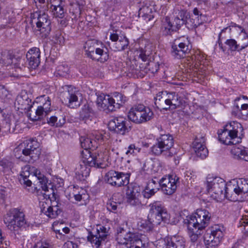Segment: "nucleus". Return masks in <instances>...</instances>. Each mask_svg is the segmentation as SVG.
<instances>
[{"label": "nucleus", "mask_w": 248, "mask_h": 248, "mask_svg": "<svg viewBox=\"0 0 248 248\" xmlns=\"http://www.w3.org/2000/svg\"><path fill=\"white\" fill-rule=\"evenodd\" d=\"M53 39L54 43L59 45H62L64 42L63 37L60 33L56 34Z\"/></svg>", "instance_id": "57"}, {"label": "nucleus", "mask_w": 248, "mask_h": 248, "mask_svg": "<svg viewBox=\"0 0 248 248\" xmlns=\"http://www.w3.org/2000/svg\"><path fill=\"white\" fill-rule=\"evenodd\" d=\"M33 21L36 24V33L42 37H46L51 30L50 20L44 12H36L33 15Z\"/></svg>", "instance_id": "13"}, {"label": "nucleus", "mask_w": 248, "mask_h": 248, "mask_svg": "<svg viewBox=\"0 0 248 248\" xmlns=\"http://www.w3.org/2000/svg\"><path fill=\"white\" fill-rule=\"evenodd\" d=\"M228 190L230 193L234 192L238 196L248 193V179L241 178L233 180L228 184Z\"/></svg>", "instance_id": "20"}, {"label": "nucleus", "mask_w": 248, "mask_h": 248, "mask_svg": "<svg viewBox=\"0 0 248 248\" xmlns=\"http://www.w3.org/2000/svg\"><path fill=\"white\" fill-rule=\"evenodd\" d=\"M129 44L128 39L126 36H120L117 41L113 43L110 48L114 51H121L127 49Z\"/></svg>", "instance_id": "33"}, {"label": "nucleus", "mask_w": 248, "mask_h": 248, "mask_svg": "<svg viewBox=\"0 0 248 248\" xmlns=\"http://www.w3.org/2000/svg\"><path fill=\"white\" fill-rule=\"evenodd\" d=\"M0 132L2 134L11 132V124L6 121L3 122L2 125L0 126Z\"/></svg>", "instance_id": "54"}, {"label": "nucleus", "mask_w": 248, "mask_h": 248, "mask_svg": "<svg viewBox=\"0 0 248 248\" xmlns=\"http://www.w3.org/2000/svg\"><path fill=\"white\" fill-rule=\"evenodd\" d=\"M50 8L52 14L56 18H63L65 16V13L61 4L59 6L50 7Z\"/></svg>", "instance_id": "45"}, {"label": "nucleus", "mask_w": 248, "mask_h": 248, "mask_svg": "<svg viewBox=\"0 0 248 248\" xmlns=\"http://www.w3.org/2000/svg\"><path fill=\"white\" fill-rule=\"evenodd\" d=\"M109 99L108 110L110 111H114L116 109L119 108L124 102L123 95L119 93H115L113 97L109 96Z\"/></svg>", "instance_id": "31"}, {"label": "nucleus", "mask_w": 248, "mask_h": 248, "mask_svg": "<svg viewBox=\"0 0 248 248\" xmlns=\"http://www.w3.org/2000/svg\"><path fill=\"white\" fill-rule=\"evenodd\" d=\"M130 174L114 170L108 171L105 176V181L109 185L120 187L129 183Z\"/></svg>", "instance_id": "16"}, {"label": "nucleus", "mask_w": 248, "mask_h": 248, "mask_svg": "<svg viewBox=\"0 0 248 248\" xmlns=\"http://www.w3.org/2000/svg\"><path fill=\"white\" fill-rule=\"evenodd\" d=\"M141 194L137 187L128 186L126 192V199L127 202L131 206L137 208H140L142 204L140 200Z\"/></svg>", "instance_id": "23"}, {"label": "nucleus", "mask_w": 248, "mask_h": 248, "mask_svg": "<svg viewBox=\"0 0 248 248\" xmlns=\"http://www.w3.org/2000/svg\"><path fill=\"white\" fill-rule=\"evenodd\" d=\"M118 34L116 33H111L109 36V39L113 42L115 43L119 39Z\"/></svg>", "instance_id": "63"}, {"label": "nucleus", "mask_w": 248, "mask_h": 248, "mask_svg": "<svg viewBox=\"0 0 248 248\" xmlns=\"http://www.w3.org/2000/svg\"><path fill=\"white\" fill-rule=\"evenodd\" d=\"M187 98L183 92L158 93L155 98V103L158 108L167 110L174 109L184 106Z\"/></svg>", "instance_id": "3"}, {"label": "nucleus", "mask_w": 248, "mask_h": 248, "mask_svg": "<svg viewBox=\"0 0 248 248\" xmlns=\"http://www.w3.org/2000/svg\"><path fill=\"white\" fill-rule=\"evenodd\" d=\"M211 216L208 211L199 209L192 215L187 217L185 223L187 224L188 234L193 242L196 241L200 234L199 231L204 229L209 224Z\"/></svg>", "instance_id": "2"}, {"label": "nucleus", "mask_w": 248, "mask_h": 248, "mask_svg": "<svg viewBox=\"0 0 248 248\" xmlns=\"http://www.w3.org/2000/svg\"><path fill=\"white\" fill-rule=\"evenodd\" d=\"M123 201V197L121 193H114L112 195V200L107 203V209L110 212L116 213Z\"/></svg>", "instance_id": "30"}, {"label": "nucleus", "mask_w": 248, "mask_h": 248, "mask_svg": "<svg viewBox=\"0 0 248 248\" xmlns=\"http://www.w3.org/2000/svg\"><path fill=\"white\" fill-rule=\"evenodd\" d=\"M29 60V64L31 68L35 69L40 63V58L27 59Z\"/></svg>", "instance_id": "55"}, {"label": "nucleus", "mask_w": 248, "mask_h": 248, "mask_svg": "<svg viewBox=\"0 0 248 248\" xmlns=\"http://www.w3.org/2000/svg\"><path fill=\"white\" fill-rule=\"evenodd\" d=\"M174 43H175V45H178V47L182 49L179 52L178 55L179 56H183L186 51H189V41L187 37L183 36L177 38L174 40Z\"/></svg>", "instance_id": "34"}, {"label": "nucleus", "mask_w": 248, "mask_h": 248, "mask_svg": "<svg viewBox=\"0 0 248 248\" xmlns=\"http://www.w3.org/2000/svg\"><path fill=\"white\" fill-rule=\"evenodd\" d=\"M179 178L176 175H170L162 178L160 181V185L163 192L166 195H170L176 190Z\"/></svg>", "instance_id": "19"}, {"label": "nucleus", "mask_w": 248, "mask_h": 248, "mask_svg": "<svg viewBox=\"0 0 248 248\" xmlns=\"http://www.w3.org/2000/svg\"><path fill=\"white\" fill-rule=\"evenodd\" d=\"M140 150L141 149L140 147L136 146L135 144H131L127 147L125 154L128 155H134L140 153Z\"/></svg>", "instance_id": "52"}, {"label": "nucleus", "mask_w": 248, "mask_h": 248, "mask_svg": "<svg viewBox=\"0 0 248 248\" xmlns=\"http://www.w3.org/2000/svg\"><path fill=\"white\" fill-rule=\"evenodd\" d=\"M243 132V127L239 123L231 122L227 124L223 130L218 131L219 140L226 145H234L241 142L238 133Z\"/></svg>", "instance_id": "5"}, {"label": "nucleus", "mask_w": 248, "mask_h": 248, "mask_svg": "<svg viewBox=\"0 0 248 248\" xmlns=\"http://www.w3.org/2000/svg\"><path fill=\"white\" fill-rule=\"evenodd\" d=\"M69 13L72 15V19H76L79 17L81 14V6L80 4L76 2L70 4L69 7Z\"/></svg>", "instance_id": "44"}, {"label": "nucleus", "mask_w": 248, "mask_h": 248, "mask_svg": "<svg viewBox=\"0 0 248 248\" xmlns=\"http://www.w3.org/2000/svg\"><path fill=\"white\" fill-rule=\"evenodd\" d=\"M109 95H100L97 97L96 103L99 107L105 109H108L109 105Z\"/></svg>", "instance_id": "43"}, {"label": "nucleus", "mask_w": 248, "mask_h": 248, "mask_svg": "<svg viewBox=\"0 0 248 248\" xmlns=\"http://www.w3.org/2000/svg\"><path fill=\"white\" fill-rule=\"evenodd\" d=\"M246 40H247L246 43L244 45H242L241 46H239V44H237V42L234 39H232L227 40L225 42V44L228 46L229 49L231 51H240L244 49L248 46V38L247 37Z\"/></svg>", "instance_id": "41"}, {"label": "nucleus", "mask_w": 248, "mask_h": 248, "mask_svg": "<svg viewBox=\"0 0 248 248\" xmlns=\"http://www.w3.org/2000/svg\"><path fill=\"white\" fill-rule=\"evenodd\" d=\"M56 70L57 74L64 77L68 73L69 69L67 65H61L57 67Z\"/></svg>", "instance_id": "53"}, {"label": "nucleus", "mask_w": 248, "mask_h": 248, "mask_svg": "<svg viewBox=\"0 0 248 248\" xmlns=\"http://www.w3.org/2000/svg\"><path fill=\"white\" fill-rule=\"evenodd\" d=\"M26 57L27 59L40 58V51L39 48L33 47L30 49L27 53Z\"/></svg>", "instance_id": "51"}, {"label": "nucleus", "mask_w": 248, "mask_h": 248, "mask_svg": "<svg viewBox=\"0 0 248 248\" xmlns=\"http://www.w3.org/2000/svg\"><path fill=\"white\" fill-rule=\"evenodd\" d=\"M2 57L0 58V63L6 65L10 63V62H7L6 60V58H8V57L9 56L8 55L7 56H3V55H1Z\"/></svg>", "instance_id": "64"}, {"label": "nucleus", "mask_w": 248, "mask_h": 248, "mask_svg": "<svg viewBox=\"0 0 248 248\" xmlns=\"http://www.w3.org/2000/svg\"><path fill=\"white\" fill-rule=\"evenodd\" d=\"M14 162L11 160L3 159L0 161V168L3 172L8 171L14 167Z\"/></svg>", "instance_id": "48"}, {"label": "nucleus", "mask_w": 248, "mask_h": 248, "mask_svg": "<svg viewBox=\"0 0 248 248\" xmlns=\"http://www.w3.org/2000/svg\"><path fill=\"white\" fill-rule=\"evenodd\" d=\"M173 145L174 139L171 135H161L151 147V151L156 155H162L166 157H171L175 154Z\"/></svg>", "instance_id": "6"}, {"label": "nucleus", "mask_w": 248, "mask_h": 248, "mask_svg": "<svg viewBox=\"0 0 248 248\" xmlns=\"http://www.w3.org/2000/svg\"><path fill=\"white\" fill-rule=\"evenodd\" d=\"M149 207L148 219L141 220L139 224L140 226L145 231H152L155 225H159L162 221L169 223L170 216L161 202H154L150 204Z\"/></svg>", "instance_id": "1"}, {"label": "nucleus", "mask_w": 248, "mask_h": 248, "mask_svg": "<svg viewBox=\"0 0 248 248\" xmlns=\"http://www.w3.org/2000/svg\"><path fill=\"white\" fill-rule=\"evenodd\" d=\"M33 248H49V245L46 242H39L34 245Z\"/></svg>", "instance_id": "59"}, {"label": "nucleus", "mask_w": 248, "mask_h": 248, "mask_svg": "<svg viewBox=\"0 0 248 248\" xmlns=\"http://www.w3.org/2000/svg\"><path fill=\"white\" fill-rule=\"evenodd\" d=\"M245 100H248L246 96L237 97L234 101L233 109L236 110L237 114L241 115L244 119L248 117V104L245 103Z\"/></svg>", "instance_id": "27"}, {"label": "nucleus", "mask_w": 248, "mask_h": 248, "mask_svg": "<svg viewBox=\"0 0 248 248\" xmlns=\"http://www.w3.org/2000/svg\"><path fill=\"white\" fill-rule=\"evenodd\" d=\"M33 103L25 91H22L16 97L15 102V107L18 109L30 111Z\"/></svg>", "instance_id": "25"}, {"label": "nucleus", "mask_w": 248, "mask_h": 248, "mask_svg": "<svg viewBox=\"0 0 248 248\" xmlns=\"http://www.w3.org/2000/svg\"><path fill=\"white\" fill-rule=\"evenodd\" d=\"M165 248H185V239L180 235L166 237L163 240Z\"/></svg>", "instance_id": "26"}, {"label": "nucleus", "mask_w": 248, "mask_h": 248, "mask_svg": "<svg viewBox=\"0 0 248 248\" xmlns=\"http://www.w3.org/2000/svg\"><path fill=\"white\" fill-rule=\"evenodd\" d=\"M4 221L8 229L15 233H18L19 230L25 228L27 224L24 213L16 208L7 212Z\"/></svg>", "instance_id": "10"}, {"label": "nucleus", "mask_w": 248, "mask_h": 248, "mask_svg": "<svg viewBox=\"0 0 248 248\" xmlns=\"http://www.w3.org/2000/svg\"><path fill=\"white\" fill-rule=\"evenodd\" d=\"M75 171L78 179H84L89 175L90 168L81 161L77 165Z\"/></svg>", "instance_id": "32"}, {"label": "nucleus", "mask_w": 248, "mask_h": 248, "mask_svg": "<svg viewBox=\"0 0 248 248\" xmlns=\"http://www.w3.org/2000/svg\"><path fill=\"white\" fill-rule=\"evenodd\" d=\"M30 175V168L29 166H26L22 168L20 176L23 179L29 178Z\"/></svg>", "instance_id": "56"}, {"label": "nucleus", "mask_w": 248, "mask_h": 248, "mask_svg": "<svg viewBox=\"0 0 248 248\" xmlns=\"http://www.w3.org/2000/svg\"><path fill=\"white\" fill-rule=\"evenodd\" d=\"M153 115L152 110L142 104L134 105L128 113L129 120L137 124L145 123L151 120Z\"/></svg>", "instance_id": "11"}, {"label": "nucleus", "mask_w": 248, "mask_h": 248, "mask_svg": "<svg viewBox=\"0 0 248 248\" xmlns=\"http://www.w3.org/2000/svg\"><path fill=\"white\" fill-rule=\"evenodd\" d=\"M69 20V18L68 17L63 18H58V22L62 26L66 27L68 24Z\"/></svg>", "instance_id": "61"}, {"label": "nucleus", "mask_w": 248, "mask_h": 248, "mask_svg": "<svg viewBox=\"0 0 248 248\" xmlns=\"http://www.w3.org/2000/svg\"><path fill=\"white\" fill-rule=\"evenodd\" d=\"M186 11L178 10L175 12L174 18L170 19L168 16H166L162 20V30L163 33L167 35L178 30L182 25L187 22Z\"/></svg>", "instance_id": "9"}, {"label": "nucleus", "mask_w": 248, "mask_h": 248, "mask_svg": "<svg viewBox=\"0 0 248 248\" xmlns=\"http://www.w3.org/2000/svg\"><path fill=\"white\" fill-rule=\"evenodd\" d=\"M82 160L81 161L85 164L87 166L93 167L95 166V161H94L95 156H93L91 155V152L86 150L83 151L81 153Z\"/></svg>", "instance_id": "38"}, {"label": "nucleus", "mask_w": 248, "mask_h": 248, "mask_svg": "<svg viewBox=\"0 0 248 248\" xmlns=\"http://www.w3.org/2000/svg\"><path fill=\"white\" fill-rule=\"evenodd\" d=\"M155 182L152 181L151 183H149L148 186H146L144 190L142 192L143 197L145 198L149 199L152 196H153L157 190V189L153 188H150V187H152V184H155Z\"/></svg>", "instance_id": "46"}, {"label": "nucleus", "mask_w": 248, "mask_h": 248, "mask_svg": "<svg viewBox=\"0 0 248 248\" xmlns=\"http://www.w3.org/2000/svg\"><path fill=\"white\" fill-rule=\"evenodd\" d=\"M193 14L195 16V19L192 18V20H193V22H192V24H193L194 26H198L200 24H201L202 22L199 21V17H201L202 16V14H201L200 12L199 11V10L195 8L193 10ZM186 15H187V22H186V23H188V20L191 21V19H190L189 16L188 15V13L186 12Z\"/></svg>", "instance_id": "49"}, {"label": "nucleus", "mask_w": 248, "mask_h": 248, "mask_svg": "<svg viewBox=\"0 0 248 248\" xmlns=\"http://www.w3.org/2000/svg\"><path fill=\"white\" fill-rule=\"evenodd\" d=\"M78 92L71 86L66 85L64 91L61 93L60 97L62 101L70 108L79 106L78 94Z\"/></svg>", "instance_id": "18"}, {"label": "nucleus", "mask_w": 248, "mask_h": 248, "mask_svg": "<svg viewBox=\"0 0 248 248\" xmlns=\"http://www.w3.org/2000/svg\"><path fill=\"white\" fill-rule=\"evenodd\" d=\"M228 29H229V30L230 31H231L232 30L236 31H238L240 33L242 34L245 39L247 37L248 38L247 36H246V37H245V35H246V33L244 29L242 27H241L240 26H238L236 24L234 23V24H232V25L229 26V27L225 28L221 30V31L220 32V33L218 35L219 39L220 38L222 33L224 31H226Z\"/></svg>", "instance_id": "47"}, {"label": "nucleus", "mask_w": 248, "mask_h": 248, "mask_svg": "<svg viewBox=\"0 0 248 248\" xmlns=\"http://www.w3.org/2000/svg\"><path fill=\"white\" fill-rule=\"evenodd\" d=\"M95 117V113L88 104L84 105L79 114V119L85 123H89Z\"/></svg>", "instance_id": "29"}, {"label": "nucleus", "mask_w": 248, "mask_h": 248, "mask_svg": "<svg viewBox=\"0 0 248 248\" xmlns=\"http://www.w3.org/2000/svg\"><path fill=\"white\" fill-rule=\"evenodd\" d=\"M72 194L73 195L75 199L78 202H80L82 200L85 201L88 199L89 197L86 190L78 186H74L73 187Z\"/></svg>", "instance_id": "37"}, {"label": "nucleus", "mask_w": 248, "mask_h": 248, "mask_svg": "<svg viewBox=\"0 0 248 248\" xmlns=\"http://www.w3.org/2000/svg\"><path fill=\"white\" fill-rule=\"evenodd\" d=\"M65 122V117L63 116H60L59 117L52 116L47 120V123L50 125L55 127L62 126Z\"/></svg>", "instance_id": "42"}, {"label": "nucleus", "mask_w": 248, "mask_h": 248, "mask_svg": "<svg viewBox=\"0 0 248 248\" xmlns=\"http://www.w3.org/2000/svg\"><path fill=\"white\" fill-rule=\"evenodd\" d=\"M34 175L37 178L38 180L39 186L40 188L46 192L48 191V188L47 186V180L46 178L42 174L40 171L37 169L34 170Z\"/></svg>", "instance_id": "40"}, {"label": "nucleus", "mask_w": 248, "mask_h": 248, "mask_svg": "<svg viewBox=\"0 0 248 248\" xmlns=\"http://www.w3.org/2000/svg\"><path fill=\"white\" fill-rule=\"evenodd\" d=\"M157 9L156 5L154 1L146 0L143 2V5L140 9L139 15L144 20L150 21L154 17Z\"/></svg>", "instance_id": "22"}, {"label": "nucleus", "mask_w": 248, "mask_h": 248, "mask_svg": "<svg viewBox=\"0 0 248 248\" xmlns=\"http://www.w3.org/2000/svg\"><path fill=\"white\" fill-rule=\"evenodd\" d=\"M104 46H98V44L94 40L87 41L84 46V49L87 56L93 60L102 62L106 61L108 59V52L104 50Z\"/></svg>", "instance_id": "14"}, {"label": "nucleus", "mask_w": 248, "mask_h": 248, "mask_svg": "<svg viewBox=\"0 0 248 248\" xmlns=\"http://www.w3.org/2000/svg\"><path fill=\"white\" fill-rule=\"evenodd\" d=\"M37 101L43 104L38 107L35 113H29V117L33 121H38L46 116L50 111L51 101L50 98L43 95L36 98Z\"/></svg>", "instance_id": "15"}, {"label": "nucleus", "mask_w": 248, "mask_h": 248, "mask_svg": "<svg viewBox=\"0 0 248 248\" xmlns=\"http://www.w3.org/2000/svg\"><path fill=\"white\" fill-rule=\"evenodd\" d=\"M205 139L203 136L196 137L193 143V147L197 156L202 159L205 158L208 154V151L205 146Z\"/></svg>", "instance_id": "24"}, {"label": "nucleus", "mask_w": 248, "mask_h": 248, "mask_svg": "<svg viewBox=\"0 0 248 248\" xmlns=\"http://www.w3.org/2000/svg\"><path fill=\"white\" fill-rule=\"evenodd\" d=\"M182 49L178 47V45H175V43H173V45L171 46V54L173 56H174L175 58L177 59H181L185 57L186 54L188 53L189 51H186L183 54V56H179L178 55L179 52Z\"/></svg>", "instance_id": "50"}, {"label": "nucleus", "mask_w": 248, "mask_h": 248, "mask_svg": "<svg viewBox=\"0 0 248 248\" xmlns=\"http://www.w3.org/2000/svg\"><path fill=\"white\" fill-rule=\"evenodd\" d=\"M224 227L216 224L210 227L204 236L207 248H215L220 243L224 236Z\"/></svg>", "instance_id": "12"}, {"label": "nucleus", "mask_w": 248, "mask_h": 248, "mask_svg": "<svg viewBox=\"0 0 248 248\" xmlns=\"http://www.w3.org/2000/svg\"><path fill=\"white\" fill-rule=\"evenodd\" d=\"M240 226H243L244 227L248 226V216H243L242 218L239 221Z\"/></svg>", "instance_id": "62"}, {"label": "nucleus", "mask_w": 248, "mask_h": 248, "mask_svg": "<svg viewBox=\"0 0 248 248\" xmlns=\"http://www.w3.org/2000/svg\"><path fill=\"white\" fill-rule=\"evenodd\" d=\"M62 0H46V3L47 8H48V5H50V7L59 6L62 4Z\"/></svg>", "instance_id": "58"}, {"label": "nucleus", "mask_w": 248, "mask_h": 248, "mask_svg": "<svg viewBox=\"0 0 248 248\" xmlns=\"http://www.w3.org/2000/svg\"><path fill=\"white\" fill-rule=\"evenodd\" d=\"M128 121L123 117H118L109 121L108 127L110 130L117 133L124 135L129 132L130 126L128 125Z\"/></svg>", "instance_id": "21"}, {"label": "nucleus", "mask_w": 248, "mask_h": 248, "mask_svg": "<svg viewBox=\"0 0 248 248\" xmlns=\"http://www.w3.org/2000/svg\"><path fill=\"white\" fill-rule=\"evenodd\" d=\"M63 248H78V246L73 241H68L64 243Z\"/></svg>", "instance_id": "60"}, {"label": "nucleus", "mask_w": 248, "mask_h": 248, "mask_svg": "<svg viewBox=\"0 0 248 248\" xmlns=\"http://www.w3.org/2000/svg\"><path fill=\"white\" fill-rule=\"evenodd\" d=\"M206 185L207 191L213 193L212 196L216 200L227 198L229 195L228 184L219 177L209 175L206 178Z\"/></svg>", "instance_id": "7"}, {"label": "nucleus", "mask_w": 248, "mask_h": 248, "mask_svg": "<svg viewBox=\"0 0 248 248\" xmlns=\"http://www.w3.org/2000/svg\"><path fill=\"white\" fill-rule=\"evenodd\" d=\"M14 152L16 158L28 163H33L41 154L38 143L34 140L24 141L14 149Z\"/></svg>", "instance_id": "4"}, {"label": "nucleus", "mask_w": 248, "mask_h": 248, "mask_svg": "<svg viewBox=\"0 0 248 248\" xmlns=\"http://www.w3.org/2000/svg\"><path fill=\"white\" fill-rule=\"evenodd\" d=\"M116 239L119 244L125 245L127 248H148L149 246L148 240L143 242L138 235L121 227L117 229Z\"/></svg>", "instance_id": "8"}, {"label": "nucleus", "mask_w": 248, "mask_h": 248, "mask_svg": "<svg viewBox=\"0 0 248 248\" xmlns=\"http://www.w3.org/2000/svg\"><path fill=\"white\" fill-rule=\"evenodd\" d=\"M11 94L3 87L0 86V105L4 107L11 101Z\"/></svg>", "instance_id": "39"}, {"label": "nucleus", "mask_w": 248, "mask_h": 248, "mask_svg": "<svg viewBox=\"0 0 248 248\" xmlns=\"http://www.w3.org/2000/svg\"><path fill=\"white\" fill-rule=\"evenodd\" d=\"M41 212L50 218H55L61 212L58 206H51L46 202H40Z\"/></svg>", "instance_id": "28"}, {"label": "nucleus", "mask_w": 248, "mask_h": 248, "mask_svg": "<svg viewBox=\"0 0 248 248\" xmlns=\"http://www.w3.org/2000/svg\"><path fill=\"white\" fill-rule=\"evenodd\" d=\"M80 142L82 148L85 150L89 149H95L97 147L96 141L91 138L88 136H81L80 138Z\"/></svg>", "instance_id": "36"}, {"label": "nucleus", "mask_w": 248, "mask_h": 248, "mask_svg": "<svg viewBox=\"0 0 248 248\" xmlns=\"http://www.w3.org/2000/svg\"><path fill=\"white\" fill-rule=\"evenodd\" d=\"M109 227L97 225L95 231L90 233L88 240L96 248H98L102 242L104 241L109 234Z\"/></svg>", "instance_id": "17"}, {"label": "nucleus", "mask_w": 248, "mask_h": 248, "mask_svg": "<svg viewBox=\"0 0 248 248\" xmlns=\"http://www.w3.org/2000/svg\"><path fill=\"white\" fill-rule=\"evenodd\" d=\"M231 153L236 157L248 161V149L242 146H234L231 150Z\"/></svg>", "instance_id": "35"}]
</instances>
